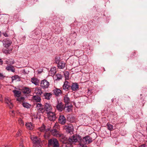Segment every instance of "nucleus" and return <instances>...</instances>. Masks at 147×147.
I'll return each mask as SVG.
<instances>
[{
	"label": "nucleus",
	"instance_id": "obj_1",
	"mask_svg": "<svg viewBox=\"0 0 147 147\" xmlns=\"http://www.w3.org/2000/svg\"><path fill=\"white\" fill-rule=\"evenodd\" d=\"M80 138V137L77 135H73L72 136L69 138L68 139V141L69 143L67 144L65 143V147H72L71 144L77 142L78 141V138Z\"/></svg>",
	"mask_w": 147,
	"mask_h": 147
},
{
	"label": "nucleus",
	"instance_id": "obj_2",
	"mask_svg": "<svg viewBox=\"0 0 147 147\" xmlns=\"http://www.w3.org/2000/svg\"><path fill=\"white\" fill-rule=\"evenodd\" d=\"M52 146L53 147H59V144L57 139L53 138L48 140V147H50Z\"/></svg>",
	"mask_w": 147,
	"mask_h": 147
},
{
	"label": "nucleus",
	"instance_id": "obj_3",
	"mask_svg": "<svg viewBox=\"0 0 147 147\" xmlns=\"http://www.w3.org/2000/svg\"><path fill=\"white\" fill-rule=\"evenodd\" d=\"M77 136L80 137V138H78V140H80V142H82L84 144H89L92 141V139L89 136H86L83 138L82 139L80 136L79 135Z\"/></svg>",
	"mask_w": 147,
	"mask_h": 147
},
{
	"label": "nucleus",
	"instance_id": "obj_4",
	"mask_svg": "<svg viewBox=\"0 0 147 147\" xmlns=\"http://www.w3.org/2000/svg\"><path fill=\"white\" fill-rule=\"evenodd\" d=\"M5 102L7 104V106L10 108L11 109L13 107V104L11 101V99L7 97L5 98Z\"/></svg>",
	"mask_w": 147,
	"mask_h": 147
},
{
	"label": "nucleus",
	"instance_id": "obj_5",
	"mask_svg": "<svg viewBox=\"0 0 147 147\" xmlns=\"http://www.w3.org/2000/svg\"><path fill=\"white\" fill-rule=\"evenodd\" d=\"M49 85V82L46 80H43L41 81L40 86L43 89L47 88Z\"/></svg>",
	"mask_w": 147,
	"mask_h": 147
},
{
	"label": "nucleus",
	"instance_id": "obj_6",
	"mask_svg": "<svg viewBox=\"0 0 147 147\" xmlns=\"http://www.w3.org/2000/svg\"><path fill=\"white\" fill-rule=\"evenodd\" d=\"M48 119L50 121H53L56 119L55 114L52 111L47 113Z\"/></svg>",
	"mask_w": 147,
	"mask_h": 147
},
{
	"label": "nucleus",
	"instance_id": "obj_7",
	"mask_svg": "<svg viewBox=\"0 0 147 147\" xmlns=\"http://www.w3.org/2000/svg\"><path fill=\"white\" fill-rule=\"evenodd\" d=\"M44 111L47 112V113L52 111V107L51 105L49 103H46L44 107Z\"/></svg>",
	"mask_w": 147,
	"mask_h": 147
},
{
	"label": "nucleus",
	"instance_id": "obj_8",
	"mask_svg": "<svg viewBox=\"0 0 147 147\" xmlns=\"http://www.w3.org/2000/svg\"><path fill=\"white\" fill-rule=\"evenodd\" d=\"M11 43V41L7 39H4L3 41V45L6 48L9 47Z\"/></svg>",
	"mask_w": 147,
	"mask_h": 147
},
{
	"label": "nucleus",
	"instance_id": "obj_9",
	"mask_svg": "<svg viewBox=\"0 0 147 147\" xmlns=\"http://www.w3.org/2000/svg\"><path fill=\"white\" fill-rule=\"evenodd\" d=\"M36 107L39 112L43 113L44 111L43 107L41 103H36Z\"/></svg>",
	"mask_w": 147,
	"mask_h": 147
},
{
	"label": "nucleus",
	"instance_id": "obj_10",
	"mask_svg": "<svg viewBox=\"0 0 147 147\" xmlns=\"http://www.w3.org/2000/svg\"><path fill=\"white\" fill-rule=\"evenodd\" d=\"M30 138L33 144L40 142L41 141L40 139L38 138L36 136L31 135L30 136Z\"/></svg>",
	"mask_w": 147,
	"mask_h": 147
},
{
	"label": "nucleus",
	"instance_id": "obj_11",
	"mask_svg": "<svg viewBox=\"0 0 147 147\" xmlns=\"http://www.w3.org/2000/svg\"><path fill=\"white\" fill-rule=\"evenodd\" d=\"M66 120L64 116L63 115H60L59 118V122L61 124L63 125L65 124Z\"/></svg>",
	"mask_w": 147,
	"mask_h": 147
},
{
	"label": "nucleus",
	"instance_id": "obj_12",
	"mask_svg": "<svg viewBox=\"0 0 147 147\" xmlns=\"http://www.w3.org/2000/svg\"><path fill=\"white\" fill-rule=\"evenodd\" d=\"M34 93L37 96H40L42 93L41 89L40 87L36 88L34 91Z\"/></svg>",
	"mask_w": 147,
	"mask_h": 147
},
{
	"label": "nucleus",
	"instance_id": "obj_13",
	"mask_svg": "<svg viewBox=\"0 0 147 147\" xmlns=\"http://www.w3.org/2000/svg\"><path fill=\"white\" fill-rule=\"evenodd\" d=\"M56 108L59 111H61L64 108L63 105L61 102L59 103L56 106Z\"/></svg>",
	"mask_w": 147,
	"mask_h": 147
},
{
	"label": "nucleus",
	"instance_id": "obj_14",
	"mask_svg": "<svg viewBox=\"0 0 147 147\" xmlns=\"http://www.w3.org/2000/svg\"><path fill=\"white\" fill-rule=\"evenodd\" d=\"M25 125L28 129L32 130L34 128V125L31 122L26 123Z\"/></svg>",
	"mask_w": 147,
	"mask_h": 147
},
{
	"label": "nucleus",
	"instance_id": "obj_15",
	"mask_svg": "<svg viewBox=\"0 0 147 147\" xmlns=\"http://www.w3.org/2000/svg\"><path fill=\"white\" fill-rule=\"evenodd\" d=\"M31 81L32 83L36 85H37L39 84V80L37 78L33 77L31 79Z\"/></svg>",
	"mask_w": 147,
	"mask_h": 147
},
{
	"label": "nucleus",
	"instance_id": "obj_16",
	"mask_svg": "<svg viewBox=\"0 0 147 147\" xmlns=\"http://www.w3.org/2000/svg\"><path fill=\"white\" fill-rule=\"evenodd\" d=\"M71 87L72 90L75 91L78 88L79 86L77 83H72Z\"/></svg>",
	"mask_w": 147,
	"mask_h": 147
},
{
	"label": "nucleus",
	"instance_id": "obj_17",
	"mask_svg": "<svg viewBox=\"0 0 147 147\" xmlns=\"http://www.w3.org/2000/svg\"><path fill=\"white\" fill-rule=\"evenodd\" d=\"M22 92L24 93L28 94L31 92V90L29 88L24 87L22 89Z\"/></svg>",
	"mask_w": 147,
	"mask_h": 147
},
{
	"label": "nucleus",
	"instance_id": "obj_18",
	"mask_svg": "<svg viewBox=\"0 0 147 147\" xmlns=\"http://www.w3.org/2000/svg\"><path fill=\"white\" fill-rule=\"evenodd\" d=\"M6 69L8 71H11L14 72H15V69L14 67L12 66L8 65L6 67Z\"/></svg>",
	"mask_w": 147,
	"mask_h": 147
},
{
	"label": "nucleus",
	"instance_id": "obj_19",
	"mask_svg": "<svg viewBox=\"0 0 147 147\" xmlns=\"http://www.w3.org/2000/svg\"><path fill=\"white\" fill-rule=\"evenodd\" d=\"M56 72V69L55 67H52L49 71V73L51 75H54Z\"/></svg>",
	"mask_w": 147,
	"mask_h": 147
},
{
	"label": "nucleus",
	"instance_id": "obj_20",
	"mask_svg": "<svg viewBox=\"0 0 147 147\" xmlns=\"http://www.w3.org/2000/svg\"><path fill=\"white\" fill-rule=\"evenodd\" d=\"M65 66V63L62 61L60 62L58 64V67L59 69H63Z\"/></svg>",
	"mask_w": 147,
	"mask_h": 147
},
{
	"label": "nucleus",
	"instance_id": "obj_21",
	"mask_svg": "<svg viewBox=\"0 0 147 147\" xmlns=\"http://www.w3.org/2000/svg\"><path fill=\"white\" fill-rule=\"evenodd\" d=\"M13 92L15 97H18L20 96L21 94V92L20 91L15 90H13Z\"/></svg>",
	"mask_w": 147,
	"mask_h": 147
},
{
	"label": "nucleus",
	"instance_id": "obj_22",
	"mask_svg": "<svg viewBox=\"0 0 147 147\" xmlns=\"http://www.w3.org/2000/svg\"><path fill=\"white\" fill-rule=\"evenodd\" d=\"M74 130L73 126H68L67 128L66 131L69 133L71 134V132H72Z\"/></svg>",
	"mask_w": 147,
	"mask_h": 147
},
{
	"label": "nucleus",
	"instance_id": "obj_23",
	"mask_svg": "<svg viewBox=\"0 0 147 147\" xmlns=\"http://www.w3.org/2000/svg\"><path fill=\"white\" fill-rule=\"evenodd\" d=\"M54 94L56 96H58L61 94V91L59 89L56 88L53 90Z\"/></svg>",
	"mask_w": 147,
	"mask_h": 147
},
{
	"label": "nucleus",
	"instance_id": "obj_24",
	"mask_svg": "<svg viewBox=\"0 0 147 147\" xmlns=\"http://www.w3.org/2000/svg\"><path fill=\"white\" fill-rule=\"evenodd\" d=\"M63 87V89L64 90L67 89L69 87V82L67 81L65 82Z\"/></svg>",
	"mask_w": 147,
	"mask_h": 147
},
{
	"label": "nucleus",
	"instance_id": "obj_25",
	"mask_svg": "<svg viewBox=\"0 0 147 147\" xmlns=\"http://www.w3.org/2000/svg\"><path fill=\"white\" fill-rule=\"evenodd\" d=\"M52 94L51 93H44V95L45 98L47 100H49Z\"/></svg>",
	"mask_w": 147,
	"mask_h": 147
},
{
	"label": "nucleus",
	"instance_id": "obj_26",
	"mask_svg": "<svg viewBox=\"0 0 147 147\" xmlns=\"http://www.w3.org/2000/svg\"><path fill=\"white\" fill-rule=\"evenodd\" d=\"M33 99L36 102H40L41 100V98L40 96H33Z\"/></svg>",
	"mask_w": 147,
	"mask_h": 147
},
{
	"label": "nucleus",
	"instance_id": "obj_27",
	"mask_svg": "<svg viewBox=\"0 0 147 147\" xmlns=\"http://www.w3.org/2000/svg\"><path fill=\"white\" fill-rule=\"evenodd\" d=\"M22 105L24 107L27 109L31 107V105L26 102H23Z\"/></svg>",
	"mask_w": 147,
	"mask_h": 147
},
{
	"label": "nucleus",
	"instance_id": "obj_28",
	"mask_svg": "<svg viewBox=\"0 0 147 147\" xmlns=\"http://www.w3.org/2000/svg\"><path fill=\"white\" fill-rule=\"evenodd\" d=\"M11 79L12 82L15 80H16L17 81H20V77L17 75H15V76H13L11 77Z\"/></svg>",
	"mask_w": 147,
	"mask_h": 147
},
{
	"label": "nucleus",
	"instance_id": "obj_29",
	"mask_svg": "<svg viewBox=\"0 0 147 147\" xmlns=\"http://www.w3.org/2000/svg\"><path fill=\"white\" fill-rule=\"evenodd\" d=\"M64 100L66 104H68L70 102L69 98L68 96L67 95H66L64 97Z\"/></svg>",
	"mask_w": 147,
	"mask_h": 147
},
{
	"label": "nucleus",
	"instance_id": "obj_30",
	"mask_svg": "<svg viewBox=\"0 0 147 147\" xmlns=\"http://www.w3.org/2000/svg\"><path fill=\"white\" fill-rule=\"evenodd\" d=\"M107 125L108 130L110 131L113 130V125H112L108 123H107Z\"/></svg>",
	"mask_w": 147,
	"mask_h": 147
},
{
	"label": "nucleus",
	"instance_id": "obj_31",
	"mask_svg": "<svg viewBox=\"0 0 147 147\" xmlns=\"http://www.w3.org/2000/svg\"><path fill=\"white\" fill-rule=\"evenodd\" d=\"M51 131L52 135L54 136H57L58 134V131L56 129H53Z\"/></svg>",
	"mask_w": 147,
	"mask_h": 147
},
{
	"label": "nucleus",
	"instance_id": "obj_32",
	"mask_svg": "<svg viewBox=\"0 0 147 147\" xmlns=\"http://www.w3.org/2000/svg\"><path fill=\"white\" fill-rule=\"evenodd\" d=\"M25 141L23 139H21V141L20 143L19 147H25L24 144Z\"/></svg>",
	"mask_w": 147,
	"mask_h": 147
},
{
	"label": "nucleus",
	"instance_id": "obj_33",
	"mask_svg": "<svg viewBox=\"0 0 147 147\" xmlns=\"http://www.w3.org/2000/svg\"><path fill=\"white\" fill-rule=\"evenodd\" d=\"M25 98L24 97H21L19 98H17V100L19 102H23L24 101Z\"/></svg>",
	"mask_w": 147,
	"mask_h": 147
},
{
	"label": "nucleus",
	"instance_id": "obj_34",
	"mask_svg": "<svg viewBox=\"0 0 147 147\" xmlns=\"http://www.w3.org/2000/svg\"><path fill=\"white\" fill-rule=\"evenodd\" d=\"M18 121L19 123L21 126H22L24 125V121L21 118L19 119Z\"/></svg>",
	"mask_w": 147,
	"mask_h": 147
},
{
	"label": "nucleus",
	"instance_id": "obj_35",
	"mask_svg": "<svg viewBox=\"0 0 147 147\" xmlns=\"http://www.w3.org/2000/svg\"><path fill=\"white\" fill-rule=\"evenodd\" d=\"M59 128V126L58 123H56L54 125L53 127V129H55L57 130Z\"/></svg>",
	"mask_w": 147,
	"mask_h": 147
},
{
	"label": "nucleus",
	"instance_id": "obj_36",
	"mask_svg": "<svg viewBox=\"0 0 147 147\" xmlns=\"http://www.w3.org/2000/svg\"><path fill=\"white\" fill-rule=\"evenodd\" d=\"M66 108L67 111L68 112L72 110V106L71 105H69L67 106V107H65Z\"/></svg>",
	"mask_w": 147,
	"mask_h": 147
},
{
	"label": "nucleus",
	"instance_id": "obj_37",
	"mask_svg": "<svg viewBox=\"0 0 147 147\" xmlns=\"http://www.w3.org/2000/svg\"><path fill=\"white\" fill-rule=\"evenodd\" d=\"M38 129L41 132H44L45 130V126L44 125H43L42 126L39 128Z\"/></svg>",
	"mask_w": 147,
	"mask_h": 147
},
{
	"label": "nucleus",
	"instance_id": "obj_38",
	"mask_svg": "<svg viewBox=\"0 0 147 147\" xmlns=\"http://www.w3.org/2000/svg\"><path fill=\"white\" fill-rule=\"evenodd\" d=\"M55 77L57 78L56 79V80H59L60 79H61L62 78L61 75L58 74H56Z\"/></svg>",
	"mask_w": 147,
	"mask_h": 147
},
{
	"label": "nucleus",
	"instance_id": "obj_39",
	"mask_svg": "<svg viewBox=\"0 0 147 147\" xmlns=\"http://www.w3.org/2000/svg\"><path fill=\"white\" fill-rule=\"evenodd\" d=\"M64 75L65 76V78L66 79H68L69 76V72L67 71H65L64 73Z\"/></svg>",
	"mask_w": 147,
	"mask_h": 147
},
{
	"label": "nucleus",
	"instance_id": "obj_40",
	"mask_svg": "<svg viewBox=\"0 0 147 147\" xmlns=\"http://www.w3.org/2000/svg\"><path fill=\"white\" fill-rule=\"evenodd\" d=\"M33 147H41L40 145V142L37 143L33 144Z\"/></svg>",
	"mask_w": 147,
	"mask_h": 147
},
{
	"label": "nucleus",
	"instance_id": "obj_41",
	"mask_svg": "<svg viewBox=\"0 0 147 147\" xmlns=\"http://www.w3.org/2000/svg\"><path fill=\"white\" fill-rule=\"evenodd\" d=\"M82 142H80L79 144V147H87V146L86 145V144H82Z\"/></svg>",
	"mask_w": 147,
	"mask_h": 147
},
{
	"label": "nucleus",
	"instance_id": "obj_42",
	"mask_svg": "<svg viewBox=\"0 0 147 147\" xmlns=\"http://www.w3.org/2000/svg\"><path fill=\"white\" fill-rule=\"evenodd\" d=\"M60 58L59 57H56L55 59V63L58 64L60 62Z\"/></svg>",
	"mask_w": 147,
	"mask_h": 147
},
{
	"label": "nucleus",
	"instance_id": "obj_43",
	"mask_svg": "<svg viewBox=\"0 0 147 147\" xmlns=\"http://www.w3.org/2000/svg\"><path fill=\"white\" fill-rule=\"evenodd\" d=\"M10 114L13 117H14L15 115V112L14 111H10Z\"/></svg>",
	"mask_w": 147,
	"mask_h": 147
},
{
	"label": "nucleus",
	"instance_id": "obj_44",
	"mask_svg": "<svg viewBox=\"0 0 147 147\" xmlns=\"http://www.w3.org/2000/svg\"><path fill=\"white\" fill-rule=\"evenodd\" d=\"M22 131L21 130H19L16 134L17 136H18L21 135Z\"/></svg>",
	"mask_w": 147,
	"mask_h": 147
},
{
	"label": "nucleus",
	"instance_id": "obj_45",
	"mask_svg": "<svg viewBox=\"0 0 147 147\" xmlns=\"http://www.w3.org/2000/svg\"><path fill=\"white\" fill-rule=\"evenodd\" d=\"M5 77V76L2 73H0V80L2 79Z\"/></svg>",
	"mask_w": 147,
	"mask_h": 147
},
{
	"label": "nucleus",
	"instance_id": "obj_46",
	"mask_svg": "<svg viewBox=\"0 0 147 147\" xmlns=\"http://www.w3.org/2000/svg\"><path fill=\"white\" fill-rule=\"evenodd\" d=\"M6 63L8 64L12 65L14 63L13 61H12L10 62H8V61H6Z\"/></svg>",
	"mask_w": 147,
	"mask_h": 147
},
{
	"label": "nucleus",
	"instance_id": "obj_47",
	"mask_svg": "<svg viewBox=\"0 0 147 147\" xmlns=\"http://www.w3.org/2000/svg\"><path fill=\"white\" fill-rule=\"evenodd\" d=\"M139 147H147V146L145 144H143L140 146Z\"/></svg>",
	"mask_w": 147,
	"mask_h": 147
},
{
	"label": "nucleus",
	"instance_id": "obj_48",
	"mask_svg": "<svg viewBox=\"0 0 147 147\" xmlns=\"http://www.w3.org/2000/svg\"><path fill=\"white\" fill-rule=\"evenodd\" d=\"M3 52L4 53H8V50H5V51H4L3 50Z\"/></svg>",
	"mask_w": 147,
	"mask_h": 147
},
{
	"label": "nucleus",
	"instance_id": "obj_49",
	"mask_svg": "<svg viewBox=\"0 0 147 147\" xmlns=\"http://www.w3.org/2000/svg\"><path fill=\"white\" fill-rule=\"evenodd\" d=\"M3 63V61L2 59H0V65H2Z\"/></svg>",
	"mask_w": 147,
	"mask_h": 147
},
{
	"label": "nucleus",
	"instance_id": "obj_50",
	"mask_svg": "<svg viewBox=\"0 0 147 147\" xmlns=\"http://www.w3.org/2000/svg\"><path fill=\"white\" fill-rule=\"evenodd\" d=\"M9 146L7 145H2L1 147H8Z\"/></svg>",
	"mask_w": 147,
	"mask_h": 147
},
{
	"label": "nucleus",
	"instance_id": "obj_51",
	"mask_svg": "<svg viewBox=\"0 0 147 147\" xmlns=\"http://www.w3.org/2000/svg\"><path fill=\"white\" fill-rule=\"evenodd\" d=\"M4 35L6 37L8 36V35H7V34L6 33H4Z\"/></svg>",
	"mask_w": 147,
	"mask_h": 147
},
{
	"label": "nucleus",
	"instance_id": "obj_52",
	"mask_svg": "<svg viewBox=\"0 0 147 147\" xmlns=\"http://www.w3.org/2000/svg\"><path fill=\"white\" fill-rule=\"evenodd\" d=\"M0 101L1 102H3V100L2 97L1 98H0Z\"/></svg>",
	"mask_w": 147,
	"mask_h": 147
},
{
	"label": "nucleus",
	"instance_id": "obj_53",
	"mask_svg": "<svg viewBox=\"0 0 147 147\" xmlns=\"http://www.w3.org/2000/svg\"><path fill=\"white\" fill-rule=\"evenodd\" d=\"M0 101L1 102H3V100L2 97L1 98H0Z\"/></svg>",
	"mask_w": 147,
	"mask_h": 147
},
{
	"label": "nucleus",
	"instance_id": "obj_54",
	"mask_svg": "<svg viewBox=\"0 0 147 147\" xmlns=\"http://www.w3.org/2000/svg\"><path fill=\"white\" fill-rule=\"evenodd\" d=\"M2 97V96L1 94H0V98H1Z\"/></svg>",
	"mask_w": 147,
	"mask_h": 147
},
{
	"label": "nucleus",
	"instance_id": "obj_55",
	"mask_svg": "<svg viewBox=\"0 0 147 147\" xmlns=\"http://www.w3.org/2000/svg\"><path fill=\"white\" fill-rule=\"evenodd\" d=\"M41 72V71H38V73L39 74Z\"/></svg>",
	"mask_w": 147,
	"mask_h": 147
}]
</instances>
